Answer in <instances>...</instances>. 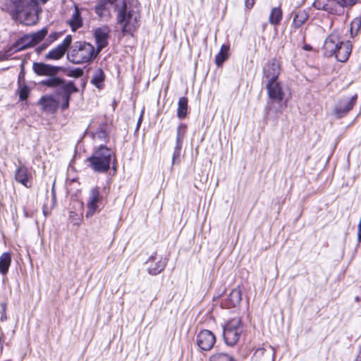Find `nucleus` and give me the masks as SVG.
Returning a JSON list of instances; mask_svg holds the SVG:
<instances>
[{"instance_id": "nucleus-1", "label": "nucleus", "mask_w": 361, "mask_h": 361, "mask_svg": "<svg viewBox=\"0 0 361 361\" xmlns=\"http://www.w3.org/2000/svg\"><path fill=\"white\" fill-rule=\"evenodd\" d=\"M48 0H8L4 9L12 18L26 25L35 24L41 11L39 2L45 4Z\"/></svg>"}, {"instance_id": "nucleus-2", "label": "nucleus", "mask_w": 361, "mask_h": 361, "mask_svg": "<svg viewBox=\"0 0 361 361\" xmlns=\"http://www.w3.org/2000/svg\"><path fill=\"white\" fill-rule=\"evenodd\" d=\"M266 89L269 100L265 107L267 116L276 119L286 109L291 94L288 87L279 80L267 82Z\"/></svg>"}, {"instance_id": "nucleus-3", "label": "nucleus", "mask_w": 361, "mask_h": 361, "mask_svg": "<svg viewBox=\"0 0 361 361\" xmlns=\"http://www.w3.org/2000/svg\"><path fill=\"white\" fill-rule=\"evenodd\" d=\"M116 5V20L123 35H133L139 27L140 13L138 8L128 4L125 0H118Z\"/></svg>"}, {"instance_id": "nucleus-4", "label": "nucleus", "mask_w": 361, "mask_h": 361, "mask_svg": "<svg viewBox=\"0 0 361 361\" xmlns=\"http://www.w3.org/2000/svg\"><path fill=\"white\" fill-rule=\"evenodd\" d=\"M113 157V164H114L116 157L112 149L101 145L94 149L92 156L87 158V161L90 164L89 166L94 172L103 173L109 170ZM113 169L116 170L114 165Z\"/></svg>"}, {"instance_id": "nucleus-5", "label": "nucleus", "mask_w": 361, "mask_h": 361, "mask_svg": "<svg viewBox=\"0 0 361 361\" xmlns=\"http://www.w3.org/2000/svg\"><path fill=\"white\" fill-rule=\"evenodd\" d=\"M97 55L94 47L85 42H76L70 48L67 58L75 64L87 63Z\"/></svg>"}, {"instance_id": "nucleus-6", "label": "nucleus", "mask_w": 361, "mask_h": 361, "mask_svg": "<svg viewBox=\"0 0 361 361\" xmlns=\"http://www.w3.org/2000/svg\"><path fill=\"white\" fill-rule=\"evenodd\" d=\"M39 85L54 89L56 95L62 96L78 92V89L72 81H66L56 75L39 82Z\"/></svg>"}, {"instance_id": "nucleus-7", "label": "nucleus", "mask_w": 361, "mask_h": 361, "mask_svg": "<svg viewBox=\"0 0 361 361\" xmlns=\"http://www.w3.org/2000/svg\"><path fill=\"white\" fill-rule=\"evenodd\" d=\"M241 318L236 317L229 319L224 326L223 336L226 345H235L243 332Z\"/></svg>"}, {"instance_id": "nucleus-8", "label": "nucleus", "mask_w": 361, "mask_h": 361, "mask_svg": "<svg viewBox=\"0 0 361 361\" xmlns=\"http://www.w3.org/2000/svg\"><path fill=\"white\" fill-rule=\"evenodd\" d=\"M102 196L100 194L98 187L92 188L89 192L87 200V212L85 216L87 218L92 217L98 211L99 203L102 201Z\"/></svg>"}, {"instance_id": "nucleus-9", "label": "nucleus", "mask_w": 361, "mask_h": 361, "mask_svg": "<svg viewBox=\"0 0 361 361\" xmlns=\"http://www.w3.org/2000/svg\"><path fill=\"white\" fill-rule=\"evenodd\" d=\"M168 259L163 256H157L156 254L150 256L146 261L149 274L156 276L160 274L165 269Z\"/></svg>"}, {"instance_id": "nucleus-10", "label": "nucleus", "mask_w": 361, "mask_h": 361, "mask_svg": "<svg viewBox=\"0 0 361 361\" xmlns=\"http://www.w3.org/2000/svg\"><path fill=\"white\" fill-rule=\"evenodd\" d=\"M216 342L214 334L209 330H202L196 337V343L202 350H209Z\"/></svg>"}, {"instance_id": "nucleus-11", "label": "nucleus", "mask_w": 361, "mask_h": 361, "mask_svg": "<svg viewBox=\"0 0 361 361\" xmlns=\"http://www.w3.org/2000/svg\"><path fill=\"white\" fill-rule=\"evenodd\" d=\"M118 0H99L94 7V11L100 18L108 20L111 16L110 6H114L116 11Z\"/></svg>"}, {"instance_id": "nucleus-12", "label": "nucleus", "mask_w": 361, "mask_h": 361, "mask_svg": "<svg viewBox=\"0 0 361 361\" xmlns=\"http://www.w3.org/2000/svg\"><path fill=\"white\" fill-rule=\"evenodd\" d=\"M341 40L338 32H334L330 34L324 41L323 46L324 54L327 57L334 56L341 43Z\"/></svg>"}, {"instance_id": "nucleus-13", "label": "nucleus", "mask_w": 361, "mask_h": 361, "mask_svg": "<svg viewBox=\"0 0 361 361\" xmlns=\"http://www.w3.org/2000/svg\"><path fill=\"white\" fill-rule=\"evenodd\" d=\"M280 73V63L276 59H271L268 61L263 70V78H266L267 82L277 81Z\"/></svg>"}, {"instance_id": "nucleus-14", "label": "nucleus", "mask_w": 361, "mask_h": 361, "mask_svg": "<svg viewBox=\"0 0 361 361\" xmlns=\"http://www.w3.org/2000/svg\"><path fill=\"white\" fill-rule=\"evenodd\" d=\"M72 37L67 35L61 44L49 51L45 56L46 59L58 60L63 57L68 47L71 46Z\"/></svg>"}, {"instance_id": "nucleus-15", "label": "nucleus", "mask_w": 361, "mask_h": 361, "mask_svg": "<svg viewBox=\"0 0 361 361\" xmlns=\"http://www.w3.org/2000/svg\"><path fill=\"white\" fill-rule=\"evenodd\" d=\"M357 97V94H355L352 96L350 98H345L341 99L335 106L334 112L336 115L339 118L345 116L348 112H349L353 109V107L355 104Z\"/></svg>"}, {"instance_id": "nucleus-16", "label": "nucleus", "mask_w": 361, "mask_h": 361, "mask_svg": "<svg viewBox=\"0 0 361 361\" xmlns=\"http://www.w3.org/2000/svg\"><path fill=\"white\" fill-rule=\"evenodd\" d=\"M33 71L41 76L54 77L56 75L60 69L59 66H53L44 63L35 62L32 65Z\"/></svg>"}, {"instance_id": "nucleus-17", "label": "nucleus", "mask_w": 361, "mask_h": 361, "mask_svg": "<svg viewBox=\"0 0 361 361\" xmlns=\"http://www.w3.org/2000/svg\"><path fill=\"white\" fill-rule=\"evenodd\" d=\"M31 178L32 173L25 166L21 165L16 169L15 173V180L18 183L29 188L31 187Z\"/></svg>"}, {"instance_id": "nucleus-18", "label": "nucleus", "mask_w": 361, "mask_h": 361, "mask_svg": "<svg viewBox=\"0 0 361 361\" xmlns=\"http://www.w3.org/2000/svg\"><path fill=\"white\" fill-rule=\"evenodd\" d=\"M94 38L97 44V53L108 45L109 29L108 27H99L95 30Z\"/></svg>"}, {"instance_id": "nucleus-19", "label": "nucleus", "mask_w": 361, "mask_h": 361, "mask_svg": "<svg viewBox=\"0 0 361 361\" xmlns=\"http://www.w3.org/2000/svg\"><path fill=\"white\" fill-rule=\"evenodd\" d=\"M352 51V44L349 41L343 42L341 41L338 49L336 51L335 56L336 59L340 62H345Z\"/></svg>"}, {"instance_id": "nucleus-20", "label": "nucleus", "mask_w": 361, "mask_h": 361, "mask_svg": "<svg viewBox=\"0 0 361 361\" xmlns=\"http://www.w3.org/2000/svg\"><path fill=\"white\" fill-rule=\"evenodd\" d=\"M38 104L42 106L43 111L49 113H54L59 107V102L51 95L42 97Z\"/></svg>"}, {"instance_id": "nucleus-21", "label": "nucleus", "mask_w": 361, "mask_h": 361, "mask_svg": "<svg viewBox=\"0 0 361 361\" xmlns=\"http://www.w3.org/2000/svg\"><path fill=\"white\" fill-rule=\"evenodd\" d=\"M109 128L106 121H102L99 123V128L92 133L94 140L108 142L109 140Z\"/></svg>"}, {"instance_id": "nucleus-22", "label": "nucleus", "mask_w": 361, "mask_h": 361, "mask_svg": "<svg viewBox=\"0 0 361 361\" xmlns=\"http://www.w3.org/2000/svg\"><path fill=\"white\" fill-rule=\"evenodd\" d=\"M47 32H48L47 29L46 27H44L42 30H40L35 33H32L31 35L26 36L25 38L24 39V40L25 41L29 40V42L27 43V44L24 45L23 48L25 47L26 46H28V47L34 46L35 44L39 43L44 38V37L47 35Z\"/></svg>"}, {"instance_id": "nucleus-23", "label": "nucleus", "mask_w": 361, "mask_h": 361, "mask_svg": "<svg viewBox=\"0 0 361 361\" xmlns=\"http://www.w3.org/2000/svg\"><path fill=\"white\" fill-rule=\"evenodd\" d=\"M242 300V293L239 288L233 289L226 300V305L228 308L235 307L238 305Z\"/></svg>"}, {"instance_id": "nucleus-24", "label": "nucleus", "mask_w": 361, "mask_h": 361, "mask_svg": "<svg viewBox=\"0 0 361 361\" xmlns=\"http://www.w3.org/2000/svg\"><path fill=\"white\" fill-rule=\"evenodd\" d=\"M310 16L306 10H300L295 13L292 26L295 28H300L308 20Z\"/></svg>"}, {"instance_id": "nucleus-25", "label": "nucleus", "mask_w": 361, "mask_h": 361, "mask_svg": "<svg viewBox=\"0 0 361 361\" xmlns=\"http://www.w3.org/2000/svg\"><path fill=\"white\" fill-rule=\"evenodd\" d=\"M72 30L75 31L82 26V18L78 6H75L71 18L68 20Z\"/></svg>"}, {"instance_id": "nucleus-26", "label": "nucleus", "mask_w": 361, "mask_h": 361, "mask_svg": "<svg viewBox=\"0 0 361 361\" xmlns=\"http://www.w3.org/2000/svg\"><path fill=\"white\" fill-rule=\"evenodd\" d=\"M104 80L105 75L103 70L101 68L95 69L93 72L90 82L98 89H102L104 86Z\"/></svg>"}, {"instance_id": "nucleus-27", "label": "nucleus", "mask_w": 361, "mask_h": 361, "mask_svg": "<svg viewBox=\"0 0 361 361\" xmlns=\"http://www.w3.org/2000/svg\"><path fill=\"white\" fill-rule=\"evenodd\" d=\"M11 263V255L9 252H4L0 256V274L6 275L9 269Z\"/></svg>"}, {"instance_id": "nucleus-28", "label": "nucleus", "mask_w": 361, "mask_h": 361, "mask_svg": "<svg viewBox=\"0 0 361 361\" xmlns=\"http://www.w3.org/2000/svg\"><path fill=\"white\" fill-rule=\"evenodd\" d=\"M283 17V11L280 7H274L271 9L269 22L270 24L274 25H278Z\"/></svg>"}, {"instance_id": "nucleus-29", "label": "nucleus", "mask_w": 361, "mask_h": 361, "mask_svg": "<svg viewBox=\"0 0 361 361\" xmlns=\"http://www.w3.org/2000/svg\"><path fill=\"white\" fill-rule=\"evenodd\" d=\"M188 98L182 97L179 99L178 103L177 116L180 119H183L186 117L188 114Z\"/></svg>"}, {"instance_id": "nucleus-30", "label": "nucleus", "mask_w": 361, "mask_h": 361, "mask_svg": "<svg viewBox=\"0 0 361 361\" xmlns=\"http://www.w3.org/2000/svg\"><path fill=\"white\" fill-rule=\"evenodd\" d=\"M326 12L331 15L341 16L343 14V9L338 0H331Z\"/></svg>"}, {"instance_id": "nucleus-31", "label": "nucleus", "mask_w": 361, "mask_h": 361, "mask_svg": "<svg viewBox=\"0 0 361 361\" xmlns=\"http://www.w3.org/2000/svg\"><path fill=\"white\" fill-rule=\"evenodd\" d=\"M229 51V46L223 44L221 47L220 51L215 57V62L218 66H220L227 59Z\"/></svg>"}, {"instance_id": "nucleus-32", "label": "nucleus", "mask_w": 361, "mask_h": 361, "mask_svg": "<svg viewBox=\"0 0 361 361\" xmlns=\"http://www.w3.org/2000/svg\"><path fill=\"white\" fill-rule=\"evenodd\" d=\"M361 27V18L357 17L350 23V35L352 37L356 36Z\"/></svg>"}, {"instance_id": "nucleus-33", "label": "nucleus", "mask_w": 361, "mask_h": 361, "mask_svg": "<svg viewBox=\"0 0 361 361\" xmlns=\"http://www.w3.org/2000/svg\"><path fill=\"white\" fill-rule=\"evenodd\" d=\"M210 361H236L235 358L226 353H216L210 357Z\"/></svg>"}, {"instance_id": "nucleus-34", "label": "nucleus", "mask_w": 361, "mask_h": 361, "mask_svg": "<svg viewBox=\"0 0 361 361\" xmlns=\"http://www.w3.org/2000/svg\"><path fill=\"white\" fill-rule=\"evenodd\" d=\"M187 131V126L184 123H180L177 128L176 132V142H183Z\"/></svg>"}, {"instance_id": "nucleus-35", "label": "nucleus", "mask_w": 361, "mask_h": 361, "mask_svg": "<svg viewBox=\"0 0 361 361\" xmlns=\"http://www.w3.org/2000/svg\"><path fill=\"white\" fill-rule=\"evenodd\" d=\"M182 146H183V143L176 142V146H175L174 151L173 153V157H172L173 164H175L179 162Z\"/></svg>"}, {"instance_id": "nucleus-36", "label": "nucleus", "mask_w": 361, "mask_h": 361, "mask_svg": "<svg viewBox=\"0 0 361 361\" xmlns=\"http://www.w3.org/2000/svg\"><path fill=\"white\" fill-rule=\"evenodd\" d=\"M330 1L331 0H314L312 6L317 10H322L326 12Z\"/></svg>"}, {"instance_id": "nucleus-37", "label": "nucleus", "mask_w": 361, "mask_h": 361, "mask_svg": "<svg viewBox=\"0 0 361 361\" xmlns=\"http://www.w3.org/2000/svg\"><path fill=\"white\" fill-rule=\"evenodd\" d=\"M30 93V88L27 85L19 87L18 94L20 101H25L27 99Z\"/></svg>"}, {"instance_id": "nucleus-38", "label": "nucleus", "mask_w": 361, "mask_h": 361, "mask_svg": "<svg viewBox=\"0 0 361 361\" xmlns=\"http://www.w3.org/2000/svg\"><path fill=\"white\" fill-rule=\"evenodd\" d=\"M340 5L343 9V13L345 12V8H351L354 5H355L359 0H338Z\"/></svg>"}, {"instance_id": "nucleus-39", "label": "nucleus", "mask_w": 361, "mask_h": 361, "mask_svg": "<svg viewBox=\"0 0 361 361\" xmlns=\"http://www.w3.org/2000/svg\"><path fill=\"white\" fill-rule=\"evenodd\" d=\"M71 96V94H68V95L65 94V95L61 96L62 102L61 104V107L63 110L68 108Z\"/></svg>"}, {"instance_id": "nucleus-40", "label": "nucleus", "mask_w": 361, "mask_h": 361, "mask_svg": "<svg viewBox=\"0 0 361 361\" xmlns=\"http://www.w3.org/2000/svg\"><path fill=\"white\" fill-rule=\"evenodd\" d=\"M60 36V33L59 32H52L49 35V39L50 40L51 42L56 40Z\"/></svg>"}, {"instance_id": "nucleus-41", "label": "nucleus", "mask_w": 361, "mask_h": 361, "mask_svg": "<svg viewBox=\"0 0 361 361\" xmlns=\"http://www.w3.org/2000/svg\"><path fill=\"white\" fill-rule=\"evenodd\" d=\"M83 74V71L82 69L80 68H76L73 71V75L75 76V77H81Z\"/></svg>"}, {"instance_id": "nucleus-42", "label": "nucleus", "mask_w": 361, "mask_h": 361, "mask_svg": "<svg viewBox=\"0 0 361 361\" xmlns=\"http://www.w3.org/2000/svg\"><path fill=\"white\" fill-rule=\"evenodd\" d=\"M254 4H255L254 0H245V6L247 8H251L253 6Z\"/></svg>"}, {"instance_id": "nucleus-43", "label": "nucleus", "mask_w": 361, "mask_h": 361, "mask_svg": "<svg viewBox=\"0 0 361 361\" xmlns=\"http://www.w3.org/2000/svg\"><path fill=\"white\" fill-rule=\"evenodd\" d=\"M355 361H361V349L360 350L358 355Z\"/></svg>"}, {"instance_id": "nucleus-44", "label": "nucleus", "mask_w": 361, "mask_h": 361, "mask_svg": "<svg viewBox=\"0 0 361 361\" xmlns=\"http://www.w3.org/2000/svg\"><path fill=\"white\" fill-rule=\"evenodd\" d=\"M142 116L141 115L139 118V120H138V122H137V128L140 126V123L142 122Z\"/></svg>"}, {"instance_id": "nucleus-45", "label": "nucleus", "mask_w": 361, "mask_h": 361, "mask_svg": "<svg viewBox=\"0 0 361 361\" xmlns=\"http://www.w3.org/2000/svg\"><path fill=\"white\" fill-rule=\"evenodd\" d=\"M305 49L306 50H310V49H311V47H310V45H305Z\"/></svg>"}, {"instance_id": "nucleus-46", "label": "nucleus", "mask_w": 361, "mask_h": 361, "mask_svg": "<svg viewBox=\"0 0 361 361\" xmlns=\"http://www.w3.org/2000/svg\"><path fill=\"white\" fill-rule=\"evenodd\" d=\"M355 300H356V301H359V298H358V297H356V298H355Z\"/></svg>"}, {"instance_id": "nucleus-47", "label": "nucleus", "mask_w": 361, "mask_h": 361, "mask_svg": "<svg viewBox=\"0 0 361 361\" xmlns=\"http://www.w3.org/2000/svg\"><path fill=\"white\" fill-rule=\"evenodd\" d=\"M53 197H54V198L55 197V194H54V191H53Z\"/></svg>"}]
</instances>
